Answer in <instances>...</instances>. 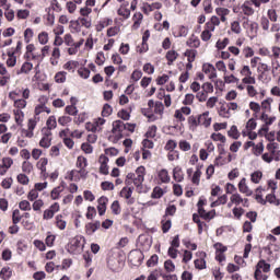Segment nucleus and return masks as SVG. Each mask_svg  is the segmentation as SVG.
<instances>
[{"label":"nucleus","instance_id":"nucleus-1","mask_svg":"<svg viewBox=\"0 0 280 280\" xmlns=\"http://www.w3.org/2000/svg\"><path fill=\"white\" fill-rule=\"evenodd\" d=\"M84 236H75L72 238L68 245V253H75L78 248H84Z\"/></svg>","mask_w":280,"mask_h":280},{"label":"nucleus","instance_id":"nucleus-2","mask_svg":"<svg viewBox=\"0 0 280 280\" xmlns=\"http://www.w3.org/2000/svg\"><path fill=\"white\" fill-rule=\"evenodd\" d=\"M244 30H248L247 34L249 35V38L253 39L257 36V31L259 30V24L257 22H249L248 19H246L245 22H243Z\"/></svg>","mask_w":280,"mask_h":280},{"label":"nucleus","instance_id":"nucleus-3","mask_svg":"<svg viewBox=\"0 0 280 280\" xmlns=\"http://www.w3.org/2000/svg\"><path fill=\"white\" fill-rule=\"evenodd\" d=\"M138 246L142 247V250H150L152 247V238L148 234H141L137 241Z\"/></svg>","mask_w":280,"mask_h":280},{"label":"nucleus","instance_id":"nucleus-4","mask_svg":"<svg viewBox=\"0 0 280 280\" xmlns=\"http://www.w3.org/2000/svg\"><path fill=\"white\" fill-rule=\"evenodd\" d=\"M124 130H126V122H124L122 120H115L113 122L112 132H113V135H115L116 132H119L118 139H121L124 137V135H121V132H124Z\"/></svg>","mask_w":280,"mask_h":280},{"label":"nucleus","instance_id":"nucleus-5","mask_svg":"<svg viewBox=\"0 0 280 280\" xmlns=\"http://www.w3.org/2000/svg\"><path fill=\"white\" fill-rule=\"evenodd\" d=\"M98 206H97V211L98 215H104L106 213V206L108 205V197L102 196L101 198L97 199Z\"/></svg>","mask_w":280,"mask_h":280},{"label":"nucleus","instance_id":"nucleus-6","mask_svg":"<svg viewBox=\"0 0 280 280\" xmlns=\"http://www.w3.org/2000/svg\"><path fill=\"white\" fill-rule=\"evenodd\" d=\"M107 268L112 270V272H119L121 268L119 267V259L115 257H109L107 259Z\"/></svg>","mask_w":280,"mask_h":280},{"label":"nucleus","instance_id":"nucleus-7","mask_svg":"<svg viewBox=\"0 0 280 280\" xmlns=\"http://www.w3.org/2000/svg\"><path fill=\"white\" fill-rule=\"evenodd\" d=\"M199 126H205V128H209L211 126V117H209V112H205L198 116Z\"/></svg>","mask_w":280,"mask_h":280},{"label":"nucleus","instance_id":"nucleus-8","mask_svg":"<svg viewBox=\"0 0 280 280\" xmlns=\"http://www.w3.org/2000/svg\"><path fill=\"white\" fill-rule=\"evenodd\" d=\"M100 163H101V166H100L101 174H103L104 176H108V156L101 155Z\"/></svg>","mask_w":280,"mask_h":280},{"label":"nucleus","instance_id":"nucleus-9","mask_svg":"<svg viewBox=\"0 0 280 280\" xmlns=\"http://www.w3.org/2000/svg\"><path fill=\"white\" fill-rule=\"evenodd\" d=\"M102 226V223L100 221H95L94 223H88L85 224V233L86 235H93L95 231H97Z\"/></svg>","mask_w":280,"mask_h":280},{"label":"nucleus","instance_id":"nucleus-10","mask_svg":"<svg viewBox=\"0 0 280 280\" xmlns=\"http://www.w3.org/2000/svg\"><path fill=\"white\" fill-rule=\"evenodd\" d=\"M250 3H253L250 0H246L241 7L245 16H253L255 14V9L250 7Z\"/></svg>","mask_w":280,"mask_h":280},{"label":"nucleus","instance_id":"nucleus-11","mask_svg":"<svg viewBox=\"0 0 280 280\" xmlns=\"http://www.w3.org/2000/svg\"><path fill=\"white\" fill-rule=\"evenodd\" d=\"M238 191L241 194H245V196H253V190L248 189V185H246V178H242L238 183Z\"/></svg>","mask_w":280,"mask_h":280},{"label":"nucleus","instance_id":"nucleus-12","mask_svg":"<svg viewBox=\"0 0 280 280\" xmlns=\"http://www.w3.org/2000/svg\"><path fill=\"white\" fill-rule=\"evenodd\" d=\"M49 163V160H47V158H42L38 162H37V167L38 170H40L42 175L47 176V164Z\"/></svg>","mask_w":280,"mask_h":280},{"label":"nucleus","instance_id":"nucleus-13","mask_svg":"<svg viewBox=\"0 0 280 280\" xmlns=\"http://www.w3.org/2000/svg\"><path fill=\"white\" fill-rule=\"evenodd\" d=\"M173 178L176 180V183H183L185 180V176L183 175V168L180 167H175L173 170Z\"/></svg>","mask_w":280,"mask_h":280},{"label":"nucleus","instance_id":"nucleus-14","mask_svg":"<svg viewBox=\"0 0 280 280\" xmlns=\"http://www.w3.org/2000/svg\"><path fill=\"white\" fill-rule=\"evenodd\" d=\"M143 180H145V178L141 175L136 176V178H133L132 180L138 194H141V191L143 190Z\"/></svg>","mask_w":280,"mask_h":280},{"label":"nucleus","instance_id":"nucleus-15","mask_svg":"<svg viewBox=\"0 0 280 280\" xmlns=\"http://www.w3.org/2000/svg\"><path fill=\"white\" fill-rule=\"evenodd\" d=\"M133 191H135V186L124 187L120 190V196H121V198H126V200H130V198H132Z\"/></svg>","mask_w":280,"mask_h":280},{"label":"nucleus","instance_id":"nucleus-16","mask_svg":"<svg viewBox=\"0 0 280 280\" xmlns=\"http://www.w3.org/2000/svg\"><path fill=\"white\" fill-rule=\"evenodd\" d=\"M198 213L203 220H213L215 218V210L207 212V210L200 209V212Z\"/></svg>","mask_w":280,"mask_h":280},{"label":"nucleus","instance_id":"nucleus-17","mask_svg":"<svg viewBox=\"0 0 280 280\" xmlns=\"http://www.w3.org/2000/svg\"><path fill=\"white\" fill-rule=\"evenodd\" d=\"M259 74L258 79L261 80L266 72L270 71V66L264 62H259V67L257 68Z\"/></svg>","mask_w":280,"mask_h":280},{"label":"nucleus","instance_id":"nucleus-18","mask_svg":"<svg viewBox=\"0 0 280 280\" xmlns=\"http://www.w3.org/2000/svg\"><path fill=\"white\" fill-rule=\"evenodd\" d=\"M186 45L188 47L198 49V47H200V39L196 37V35H191V37L186 42Z\"/></svg>","mask_w":280,"mask_h":280},{"label":"nucleus","instance_id":"nucleus-19","mask_svg":"<svg viewBox=\"0 0 280 280\" xmlns=\"http://www.w3.org/2000/svg\"><path fill=\"white\" fill-rule=\"evenodd\" d=\"M163 4L161 2H153L152 4L145 3L143 7L144 12H153V10H161Z\"/></svg>","mask_w":280,"mask_h":280},{"label":"nucleus","instance_id":"nucleus-20","mask_svg":"<svg viewBox=\"0 0 280 280\" xmlns=\"http://www.w3.org/2000/svg\"><path fill=\"white\" fill-rule=\"evenodd\" d=\"M178 58V52L176 50H168L166 52V60L167 65L172 66L174 65V61Z\"/></svg>","mask_w":280,"mask_h":280},{"label":"nucleus","instance_id":"nucleus-21","mask_svg":"<svg viewBox=\"0 0 280 280\" xmlns=\"http://www.w3.org/2000/svg\"><path fill=\"white\" fill-rule=\"evenodd\" d=\"M184 56L187 58L188 62H194L196 60V56H198V50H196V49H187L184 52Z\"/></svg>","mask_w":280,"mask_h":280},{"label":"nucleus","instance_id":"nucleus-22","mask_svg":"<svg viewBox=\"0 0 280 280\" xmlns=\"http://www.w3.org/2000/svg\"><path fill=\"white\" fill-rule=\"evenodd\" d=\"M0 277L3 280L12 279V269L10 267H3L0 271Z\"/></svg>","mask_w":280,"mask_h":280},{"label":"nucleus","instance_id":"nucleus-23","mask_svg":"<svg viewBox=\"0 0 280 280\" xmlns=\"http://www.w3.org/2000/svg\"><path fill=\"white\" fill-rule=\"evenodd\" d=\"M161 183H170L171 178H170V173L167 172V170L162 168L159 174H158Z\"/></svg>","mask_w":280,"mask_h":280},{"label":"nucleus","instance_id":"nucleus-24","mask_svg":"<svg viewBox=\"0 0 280 280\" xmlns=\"http://www.w3.org/2000/svg\"><path fill=\"white\" fill-rule=\"evenodd\" d=\"M164 191H163V188L156 186L153 188V191L151 194V198H153L154 200H159V198H163L164 196Z\"/></svg>","mask_w":280,"mask_h":280},{"label":"nucleus","instance_id":"nucleus-25","mask_svg":"<svg viewBox=\"0 0 280 280\" xmlns=\"http://www.w3.org/2000/svg\"><path fill=\"white\" fill-rule=\"evenodd\" d=\"M32 69H34V65L32 62L25 61L20 71H18V75H20V73H30V71H32Z\"/></svg>","mask_w":280,"mask_h":280},{"label":"nucleus","instance_id":"nucleus-26","mask_svg":"<svg viewBox=\"0 0 280 280\" xmlns=\"http://www.w3.org/2000/svg\"><path fill=\"white\" fill-rule=\"evenodd\" d=\"M162 224V232L163 233H170V229H172V219H163L161 221Z\"/></svg>","mask_w":280,"mask_h":280},{"label":"nucleus","instance_id":"nucleus-27","mask_svg":"<svg viewBox=\"0 0 280 280\" xmlns=\"http://www.w3.org/2000/svg\"><path fill=\"white\" fill-rule=\"evenodd\" d=\"M46 126L48 130H55V128H57L58 126V122L56 121V116H49L46 121Z\"/></svg>","mask_w":280,"mask_h":280},{"label":"nucleus","instance_id":"nucleus-28","mask_svg":"<svg viewBox=\"0 0 280 280\" xmlns=\"http://www.w3.org/2000/svg\"><path fill=\"white\" fill-rule=\"evenodd\" d=\"M133 19H138L132 24V30H139L141 27V21H143V14L135 13Z\"/></svg>","mask_w":280,"mask_h":280},{"label":"nucleus","instance_id":"nucleus-29","mask_svg":"<svg viewBox=\"0 0 280 280\" xmlns=\"http://www.w3.org/2000/svg\"><path fill=\"white\" fill-rule=\"evenodd\" d=\"M33 170L34 165L30 161H24L22 163V172H24V174H32Z\"/></svg>","mask_w":280,"mask_h":280},{"label":"nucleus","instance_id":"nucleus-30","mask_svg":"<svg viewBox=\"0 0 280 280\" xmlns=\"http://www.w3.org/2000/svg\"><path fill=\"white\" fill-rule=\"evenodd\" d=\"M14 115L18 126H21L23 124V118L25 117V114L21 109H14Z\"/></svg>","mask_w":280,"mask_h":280},{"label":"nucleus","instance_id":"nucleus-31","mask_svg":"<svg viewBox=\"0 0 280 280\" xmlns=\"http://www.w3.org/2000/svg\"><path fill=\"white\" fill-rule=\"evenodd\" d=\"M219 115L220 117H225L226 119H229V117H231V109H229V105H222L220 107Z\"/></svg>","mask_w":280,"mask_h":280},{"label":"nucleus","instance_id":"nucleus-32","mask_svg":"<svg viewBox=\"0 0 280 280\" xmlns=\"http://www.w3.org/2000/svg\"><path fill=\"white\" fill-rule=\"evenodd\" d=\"M271 67H272V70H271L272 77L273 78H279V75H280V63L276 60V61L271 62Z\"/></svg>","mask_w":280,"mask_h":280},{"label":"nucleus","instance_id":"nucleus-33","mask_svg":"<svg viewBox=\"0 0 280 280\" xmlns=\"http://www.w3.org/2000/svg\"><path fill=\"white\" fill-rule=\"evenodd\" d=\"M188 125L190 130H196L198 126H200V124L198 122V118H196L195 116L188 117Z\"/></svg>","mask_w":280,"mask_h":280},{"label":"nucleus","instance_id":"nucleus-34","mask_svg":"<svg viewBox=\"0 0 280 280\" xmlns=\"http://www.w3.org/2000/svg\"><path fill=\"white\" fill-rule=\"evenodd\" d=\"M264 176V174L261 173V171H256L250 175V180L252 183H255V185L259 184V180H261V177Z\"/></svg>","mask_w":280,"mask_h":280},{"label":"nucleus","instance_id":"nucleus-35","mask_svg":"<svg viewBox=\"0 0 280 280\" xmlns=\"http://www.w3.org/2000/svg\"><path fill=\"white\" fill-rule=\"evenodd\" d=\"M232 205H242V202H244V199L242 198L241 194H233L230 198Z\"/></svg>","mask_w":280,"mask_h":280},{"label":"nucleus","instance_id":"nucleus-36","mask_svg":"<svg viewBox=\"0 0 280 280\" xmlns=\"http://www.w3.org/2000/svg\"><path fill=\"white\" fill-rule=\"evenodd\" d=\"M55 81L57 82V84H62V83L67 82V72L56 73Z\"/></svg>","mask_w":280,"mask_h":280},{"label":"nucleus","instance_id":"nucleus-37","mask_svg":"<svg viewBox=\"0 0 280 280\" xmlns=\"http://www.w3.org/2000/svg\"><path fill=\"white\" fill-rule=\"evenodd\" d=\"M228 136L232 139H240V131L237 130V126L233 125L228 131Z\"/></svg>","mask_w":280,"mask_h":280},{"label":"nucleus","instance_id":"nucleus-38","mask_svg":"<svg viewBox=\"0 0 280 280\" xmlns=\"http://www.w3.org/2000/svg\"><path fill=\"white\" fill-rule=\"evenodd\" d=\"M110 115H113V107L108 103H106L103 106L102 117H110Z\"/></svg>","mask_w":280,"mask_h":280},{"label":"nucleus","instance_id":"nucleus-39","mask_svg":"<svg viewBox=\"0 0 280 280\" xmlns=\"http://www.w3.org/2000/svg\"><path fill=\"white\" fill-rule=\"evenodd\" d=\"M112 212L114 215H119L121 213V206H119V201L115 200L110 206Z\"/></svg>","mask_w":280,"mask_h":280},{"label":"nucleus","instance_id":"nucleus-40","mask_svg":"<svg viewBox=\"0 0 280 280\" xmlns=\"http://www.w3.org/2000/svg\"><path fill=\"white\" fill-rule=\"evenodd\" d=\"M78 73L84 80H89V78H91V70L89 68H81L78 70Z\"/></svg>","mask_w":280,"mask_h":280},{"label":"nucleus","instance_id":"nucleus-41","mask_svg":"<svg viewBox=\"0 0 280 280\" xmlns=\"http://www.w3.org/2000/svg\"><path fill=\"white\" fill-rule=\"evenodd\" d=\"M178 143L175 140H168L164 147L168 152H174L176 150Z\"/></svg>","mask_w":280,"mask_h":280},{"label":"nucleus","instance_id":"nucleus-42","mask_svg":"<svg viewBox=\"0 0 280 280\" xmlns=\"http://www.w3.org/2000/svg\"><path fill=\"white\" fill-rule=\"evenodd\" d=\"M159 264V255L154 254L150 257V259L147 261L148 268H154Z\"/></svg>","mask_w":280,"mask_h":280},{"label":"nucleus","instance_id":"nucleus-43","mask_svg":"<svg viewBox=\"0 0 280 280\" xmlns=\"http://www.w3.org/2000/svg\"><path fill=\"white\" fill-rule=\"evenodd\" d=\"M38 42L40 45H47V43H49V34H47V32L39 33Z\"/></svg>","mask_w":280,"mask_h":280},{"label":"nucleus","instance_id":"nucleus-44","mask_svg":"<svg viewBox=\"0 0 280 280\" xmlns=\"http://www.w3.org/2000/svg\"><path fill=\"white\" fill-rule=\"evenodd\" d=\"M145 137L147 139H154L156 137V125L149 127Z\"/></svg>","mask_w":280,"mask_h":280},{"label":"nucleus","instance_id":"nucleus-45","mask_svg":"<svg viewBox=\"0 0 280 280\" xmlns=\"http://www.w3.org/2000/svg\"><path fill=\"white\" fill-rule=\"evenodd\" d=\"M164 269L166 272H174L176 270V265H174V261L168 259L164 262Z\"/></svg>","mask_w":280,"mask_h":280},{"label":"nucleus","instance_id":"nucleus-46","mask_svg":"<svg viewBox=\"0 0 280 280\" xmlns=\"http://www.w3.org/2000/svg\"><path fill=\"white\" fill-rule=\"evenodd\" d=\"M60 194H62V188L58 186L51 190L50 197L52 198V200H58V198H60Z\"/></svg>","mask_w":280,"mask_h":280},{"label":"nucleus","instance_id":"nucleus-47","mask_svg":"<svg viewBox=\"0 0 280 280\" xmlns=\"http://www.w3.org/2000/svg\"><path fill=\"white\" fill-rule=\"evenodd\" d=\"M95 215H97V210L95 209V207H88V212L85 214L88 220H93V218H95Z\"/></svg>","mask_w":280,"mask_h":280},{"label":"nucleus","instance_id":"nucleus-48","mask_svg":"<svg viewBox=\"0 0 280 280\" xmlns=\"http://www.w3.org/2000/svg\"><path fill=\"white\" fill-rule=\"evenodd\" d=\"M257 266L262 269V272H270V264L266 262V260H259Z\"/></svg>","mask_w":280,"mask_h":280},{"label":"nucleus","instance_id":"nucleus-49","mask_svg":"<svg viewBox=\"0 0 280 280\" xmlns=\"http://www.w3.org/2000/svg\"><path fill=\"white\" fill-rule=\"evenodd\" d=\"M163 110H165V106L163 105L162 102H155L154 106V114L155 115H163Z\"/></svg>","mask_w":280,"mask_h":280},{"label":"nucleus","instance_id":"nucleus-50","mask_svg":"<svg viewBox=\"0 0 280 280\" xmlns=\"http://www.w3.org/2000/svg\"><path fill=\"white\" fill-rule=\"evenodd\" d=\"M101 187L103 191H113V189H115V184L112 182H102Z\"/></svg>","mask_w":280,"mask_h":280},{"label":"nucleus","instance_id":"nucleus-51","mask_svg":"<svg viewBox=\"0 0 280 280\" xmlns=\"http://www.w3.org/2000/svg\"><path fill=\"white\" fill-rule=\"evenodd\" d=\"M21 211H32V205L27 200H22L19 203Z\"/></svg>","mask_w":280,"mask_h":280},{"label":"nucleus","instance_id":"nucleus-52","mask_svg":"<svg viewBox=\"0 0 280 280\" xmlns=\"http://www.w3.org/2000/svg\"><path fill=\"white\" fill-rule=\"evenodd\" d=\"M195 268H197V270H205V268H207V260L196 259L195 260Z\"/></svg>","mask_w":280,"mask_h":280},{"label":"nucleus","instance_id":"nucleus-53","mask_svg":"<svg viewBox=\"0 0 280 280\" xmlns=\"http://www.w3.org/2000/svg\"><path fill=\"white\" fill-rule=\"evenodd\" d=\"M231 31L234 34H242V26L240 25V23L237 21H234L231 23Z\"/></svg>","mask_w":280,"mask_h":280},{"label":"nucleus","instance_id":"nucleus-54","mask_svg":"<svg viewBox=\"0 0 280 280\" xmlns=\"http://www.w3.org/2000/svg\"><path fill=\"white\" fill-rule=\"evenodd\" d=\"M32 38H34V31L32 28H26L24 31V40L25 43H30V40H32Z\"/></svg>","mask_w":280,"mask_h":280},{"label":"nucleus","instance_id":"nucleus-55","mask_svg":"<svg viewBox=\"0 0 280 280\" xmlns=\"http://www.w3.org/2000/svg\"><path fill=\"white\" fill-rule=\"evenodd\" d=\"M21 211L19 209H15L12 213V222L13 224H19L21 222Z\"/></svg>","mask_w":280,"mask_h":280},{"label":"nucleus","instance_id":"nucleus-56","mask_svg":"<svg viewBox=\"0 0 280 280\" xmlns=\"http://www.w3.org/2000/svg\"><path fill=\"white\" fill-rule=\"evenodd\" d=\"M79 65L80 63L78 61L70 60V61L66 62L63 67L68 71H73V69H75Z\"/></svg>","mask_w":280,"mask_h":280},{"label":"nucleus","instance_id":"nucleus-57","mask_svg":"<svg viewBox=\"0 0 280 280\" xmlns=\"http://www.w3.org/2000/svg\"><path fill=\"white\" fill-rule=\"evenodd\" d=\"M229 45V38L225 37L222 42L219 39L215 44L217 49H226V46Z\"/></svg>","mask_w":280,"mask_h":280},{"label":"nucleus","instance_id":"nucleus-58","mask_svg":"<svg viewBox=\"0 0 280 280\" xmlns=\"http://www.w3.org/2000/svg\"><path fill=\"white\" fill-rule=\"evenodd\" d=\"M18 183L21 185H30V177L25 174H19L18 175Z\"/></svg>","mask_w":280,"mask_h":280},{"label":"nucleus","instance_id":"nucleus-59","mask_svg":"<svg viewBox=\"0 0 280 280\" xmlns=\"http://www.w3.org/2000/svg\"><path fill=\"white\" fill-rule=\"evenodd\" d=\"M40 148H51V138H42L39 141Z\"/></svg>","mask_w":280,"mask_h":280},{"label":"nucleus","instance_id":"nucleus-60","mask_svg":"<svg viewBox=\"0 0 280 280\" xmlns=\"http://www.w3.org/2000/svg\"><path fill=\"white\" fill-rule=\"evenodd\" d=\"M211 139L213 141H221V143H226V137H224L222 133H212Z\"/></svg>","mask_w":280,"mask_h":280},{"label":"nucleus","instance_id":"nucleus-61","mask_svg":"<svg viewBox=\"0 0 280 280\" xmlns=\"http://www.w3.org/2000/svg\"><path fill=\"white\" fill-rule=\"evenodd\" d=\"M117 14L119 16H124V19H130V10L126 8H120L117 11Z\"/></svg>","mask_w":280,"mask_h":280},{"label":"nucleus","instance_id":"nucleus-62","mask_svg":"<svg viewBox=\"0 0 280 280\" xmlns=\"http://www.w3.org/2000/svg\"><path fill=\"white\" fill-rule=\"evenodd\" d=\"M86 158L83 156H79L77 159V167H79L80 170H84V167H86Z\"/></svg>","mask_w":280,"mask_h":280},{"label":"nucleus","instance_id":"nucleus-63","mask_svg":"<svg viewBox=\"0 0 280 280\" xmlns=\"http://www.w3.org/2000/svg\"><path fill=\"white\" fill-rule=\"evenodd\" d=\"M66 113L67 115H72L73 117L78 115V107L73 105L66 106Z\"/></svg>","mask_w":280,"mask_h":280},{"label":"nucleus","instance_id":"nucleus-64","mask_svg":"<svg viewBox=\"0 0 280 280\" xmlns=\"http://www.w3.org/2000/svg\"><path fill=\"white\" fill-rule=\"evenodd\" d=\"M45 202L42 199H37L33 202V210L40 211L43 209Z\"/></svg>","mask_w":280,"mask_h":280}]
</instances>
